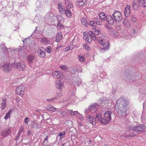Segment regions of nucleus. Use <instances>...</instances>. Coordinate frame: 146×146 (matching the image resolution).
Segmentation results:
<instances>
[{
	"label": "nucleus",
	"mask_w": 146,
	"mask_h": 146,
	"mask_svg": "<svg viewBox=\"0 0 146 146\" xmlns=\"http://www.w3.org/2000/svg\"><path fill=\"white\" fill-rule=\"evenodd\" d=\"M97 40L99 43L103 46V47L101 48L102 52H104L109 50L110 46L109 42L101 38L97 39Z\"/></svg>",
	"instance_id": "nucleus-3"
},
{
	"label": "nucleus",
	"mask_w": 146,
	"mask_h": 146,
	"mask_svg": "<svg viewBox=\"0 0 146 146\" xmlns=\"http://www.w3.org/2000/svg\"><path fill=\"white\" fill-rule=\"evenodd\" d=\"M64 13L67 17H71V13L69 8H66V9L64 10Z\"/></svg>",
	"instance_id": "nucleus-28"
},
{
	"label": "nucleus",
	"mask_w": 146,
	"mask_h": 146,
	"mask_svg": "<svg viewBox=\"0 0 146 146\" xmlns=\"http://www.w3.org/2000/svg\"><path fill=\"white\" fill-rule=\"evenodd\" d=\"M12 66L13 67V64L11 65L8 62H6L2 66L3 70L5 72H8L11 70Z\"/></svg>",
	"instance_id": "nucleus-8"
},
{
	"label": "nucleus",
	"mask_w": 146,
	"mask_h": 146,
	"mask_svg": "<svg viewBox=\"0 0 146 146\" xmlns=\"http://www.w3.org/2000/svg\"><path fill=\"white\" fill-rule=\"evenodd\" d=\"M60 74L59 71H56L52 72V75L54 78H60Z\"/></svg>",
	"instance_id": "nucleus-22"
},
{
	"label": "nucleus",
	"mask_w": 146,
	"mask_h": 146,
	"mask_svg": "<svg viewBox=\"0 0 146 146\" xmlns=\"http://www.w3.org/2000/svg\"><path fill=\"white\" fill-rule=\"evenodd\" d=\"M133 77H134L133 76H131V75H127L125 76L124 78L125 80L128 81L129 80H132V79Z\"/></svg>",
	"instance_id": "nucleus-38"
},
{
	"label": "nucleus",
	"mask_w": 146,
	"mask_h": 146,
	"mask_svg": "<svg viewBox=\"0 0 146 146\" xmlns=\"http://www.w3.org/2000/svg\"><path fill=\"white\" fill-rule=\"evenodd\" d=\"M54 17V14L51 12H48L46 15L45 18V19H50Z\"/></svg>",
	"instance_id": "nucleus-29"
},
{
	"label": "nucleus",
	"mask_w": 146,
	"mask_h": 146,
	"mask_svg": "<svg viewBox=\"0 0 146 146\" xmlns=\"http://www.w3.org/2000/svg\"><path fill=\"white\" fill-rule=\"evenodd\" d=\"M78 84L79 83H78L77 80L73 81V82L72 83L73 85L74 86H78Z\"/></svg>",
	"instance_id": "nucleus-56"
},
{
	"label": "nucleus",
	"mask_w": 146,
	"mask_h": 146,
	"mask_svg": "<svg viewBox=\"0 0 146 146\" xmlns=\"http://www.w3.org/2000/svg\"><path fill=\"white\" fill-rule=\"evenodd\" d=\"M131 19L132 21L134 22L136 21V19L133 17H131Z\"/></svg>",
	"instance_id": "nucleus-60"
},
{
	"label": "nucleus",
	"mask_w": 146,
	"mask_h": 146,
	"mask_svg": "<svg viewBox=\"0 0 146 146\" xmlns=\"http://www.w3.org/2000/svg\"><path fill=\"white\" fill-rule=\"evenodd\" d=\"M11 110H10L8 111V112L7 113L4 117V119L6 120L7 119L10 117V115L11 114Z\"/></svg>",
	"instance_id": "nucleus-40"
},
{
	"label": "nucleus",
	"mask_w": 146,
	"mask_h": 146,
	"mask_svg": "<svg viewBox=\"0 0 146 146\" xmlns=\"http://www.w3.org/2000/svg\"><path fill=\"white\" fill-rule=\"evenodd\" d=\"M42 6L41 5L37 6V9L36 10V11L41 10L42 9Z\"/></svg>",
	"instance_id": "nucleus-55"
},
{
	"label": "nucleus",
	"mask_w": 146,
	"mask_h": 146,
	"mask_svg": "<svg viewBox=\"0 0 146 146\" xmlns=\"http://www.w3.org/2000/svg\"><path fill=\"white\" fill-rule=\"evenodd\" d=\"M142 3L143 4L142 6L146 8V0H142Z\"/></svg>",
	"instance_id": "nucleus-52"
},
{
	"label": "nucleus",
	"mask_w": 146,
	"mask_h": 146,
	"mask_svg": "<svg viewBox=\"0 0 146 146\" xmlns=\"http://www.w3.org/2000/svg\"><path fill=\"white\" fill-rule=\"evenodd\" d=\"M55 85L57 88L59 89H62L64 87L63 82L61 80H57L55 82Z\"/></svg>",
	"instance_id": "nucleus-12"
},
{
	"label": "nucleus",
	"mask_w": 146,
	"mask_h": 146,
	"mask_svg": "<svg viewBox=\"0 0 146 146\" xmlns=\"http://www.w3.org/2000/svg\"><path fill=\"white\" fill-rule=\"evenodd\" d=\"M137 131L135 130L134 131L133 133H131V134L129 135V136L131 137H133L137 135Z\"/></svg>",
	"instance_id": "nucleus-49"
},
{
	"label": "nucleus",
	"mask_w": 146,
	"mask_h": 146,
	"mask_svg": "<svg viewBox=\"0 0 146 146\" xmlns=\"http://www.w3.org/2000/svg\"><path fill=\"white\" fill-rule=\"evenodd\" d=\"M40 42L43 44H48L50 42V41L46 38H44L41 39Z\"/></svg>",
	"instance_id": "nucleus-30"
},
{
	"label": "nucleus",
	"mask_w": 146,
	"mask_h": 146,
	"mask_svg": "<svg viewBox=\"0 0 146 146\" xmlns=\"http://www.w3.org/2000/svg\"><path fill=\"white\" fill-rule=\"evenodd\" d=\"M48 138V136H46V137L45 139H44V141L47 140Z\"/></svg>",
	"instance_id": "nucleus-62"
},
{
	"label": "nucleus",
	"mask_w": 146,
	"mask_h": 146,
	"mask_svg": "<svg viewBox=\"0 0 146 146\" xmlns=\"http://www.w3.org/2000/svg\"><path fill=\"white\" fill-rule=\"evenodd\" d=\"M84 48L87 51H90V48L88 45L86 44H84L83 45Z\"/></svg>",
	"instance_id": "nucleus-43"
},
{
	"label": "nucleus",
	"mask_w": 146,
	"mask_h": 146,
	"mask_svg": "<svg viewBox=\"0 0 146 146\" xmlns=\"http://www.w3.org/2000/svg\"><path fill=\"white\" fill-rule=\"evenodd\" d=\"M32 124L33 125V126L34 128H38V126L36 121H33L32 122Z\"/></svg>",
	"instance_id": "nucleus-44"
},
{
	"label": "nucleus",
	"mask_w": 146,
	"mask_h": 146,
	"mask_svg": "<svg viewBox=\"0 0 146 146\" xmlns=\"http://www.w3.org/2000/svg\"><path fill=\"white\" fill-rule=\"evenodd\" d=\"M145 128V125L143 124H140L135 127V129L136 131H143Z\"/></svg>",
	"instance_id": "nucleus-18"
},
{
	"label": "nucleus",
	"mask_w": 146,
	"mask_h": 146,
	"mask_svg": "<svg viewBox=\"0 0 146 146\" xmlns=\"http://www.w3.org/2000/svg\"><path fill=\"white\" fill-rule=\"evenodd\" d=\"M0 46H1V48H2V49L3 50H5V52H9L10 50H11L10 48L7 49L6 47L5 46V44L3 43L1 44V46L0 45Z\"/></svg>",
	"instance_id": "nucleus-33"
},
{
	"label": "nucleus",
	"mask_w": 146,
	"mask_h": 146,
	"mask_svg": "<svg viewBox=\"0 0 146 146\" xmlns=\"http://www.w3.org/2000/svg\"><path fill=\"white\" fill-rule=\"evenodd\" d=\"M128 124L126 126V128L128 130H134L135 129V123H131L130 121L128 122Z\"/></svg>",
	"instance_id": "nucleus-14"
},
{
	"label": "nucleus",
	"mask_w": 146,
	"mask_h": 146,
	"mask_svg": "<svg viewBox=\"0 0 146 146\" xmlns=\"http://www.w3.org/2000/svg\"><path fill=\"white\" fill-rule=\"evenodd\" d=\"M123 23L124 25L126 27H129L130 25L129 21L128 20H123Z\"/></svg>",
	"instance_id": "nucleus-34"
},
{
	"label": "nucleus",
	"mask_w": 146,
	"mask_h": 146,
	"mask_svg": "<svg viewBox=\"0 0 146 146\" xmlns=\"http://www.w3.org/2000/svg\"><path fill=\"white\" fill-rule=\"evenodd\" d=\"M133 33L134 34H137V31L134 29H133Z\"/></svg>",
	"instance_id": "nucleus-61"
},
{
	"label": "nucleus",
	"mask_w": 146,
	"mask_h": 146,
	"mask_svg": "<svg viewBox=\"0 0 146 146\" xmlns=\"http://www.w3.org/2000/svg\"><path fill=\"white\" fill-rule=\"evenodd\" d=\"M24 131V128L22 126H21L20 127L18 131L21 132V133L22 132Z\"/></svg>",
	"instance_id": "nucleus-58"
},
{
	"label": "nucleus",
	"mask_w": 146,
	"mask_h": 146,
	"mask_svg": "<svg viewBox=\"0 0 146 146\" xmlns=\"http://www.w3.org/2000/svg\"><path fill=\"white\" fill-rule=\"evenodd\" d=\"M72 111L73 110H69L68 111V112L71 115H75L77 116L79 113H78L77 111Z\"/></svg>",
	"instance_id": "nucleus-31"
},
{
	"label": "nucleus",
	"mask_w": 146,
	"mask_h": 146,
	"mask_svg": "<svg viewBox=\"0 0 146 146\" xmlns=\"http://www.w3.org/2000/svg\"><path fill=\"white\" fill-rule=\"evenodd\" d=\"M56 100V98L54 97L50 99H47V100L49 102H51L54 101Z\"/></svg>",
	"instance_id": "nucleus-51"
},
{
	"label": "nucleus",
	"mask_w": 146,
	"mask_h": 146,
	"mask_svg": "<svg viewBox=\"0 0 146 146\" xmlns=\"http://www.w3.org/2000/svg\"><path fill=\"white\" fill-rule=\"evenodd\" d=\"M6 98H3L2 99L1 107L3 110H4L6 107Z\"/></svg>",
	"instance_id": "nucleus-24"
},
{
	"label": "nucleus",
	"mask_w": 146,
	"mask_h": 146,
	"mask_svg": "<svg viewBox=\"0 0 146 146\" xmlns=\"http://www.w3.org/2000/svg\"><path fill=\"white\" fill-rule=\"evenodd\" d=\"M16 51H18L19 53H23L24 54L26 53L28 51L27 47L22 46L19 47L17 49H16Z\"/></svg>",
	"instance_id": "nucleus-10"
},
{
	"label": "nucleus",
	"mask_w": 146,
	"mask_h": 146,
	"mask_svg": "<svg viewBox=\"0 0 146 146\" xmlns=\"http://www.w3.org/2000/svg\"><path fill=\"white\" fill-rule=\"evenodd\" d=\"M13 65L14 68H17L20 71L24 70L26 66L25 63L24 62H15L13 64Z\"/></svg>",
	"instance_id": "nucleus-6"
},
{
	"label": "nucleus",
	"mask_w": 146,
	"mask_h": 146,
	"mask_svg": "<svg viewBox=\"0 0 146 146\" xmlns=\"http://www.w3.org/2000/svg\"><path fill=\"white\" fill-rule=\"evenodd\" d=\"M58 7L60 13L63 14L64 13V10L65 9L61 4L60 3H58Z\"/></svg>",
	"instance_id": "nucleus-20"
},
{
	"label": "nucleus",
	"mask_w": 146,
	"mask_h": 146,
	"mask_svg": "<svg viewBox=\"0 0 146 146\" xmlns=\"http://www.w3.org/2000/svg\"><path fill=\"white\" fill-rule=\"evenodd\" d=\"M106 20L109 24L111 25L113 24L114 23V20L110 15H108L107 16Z\"/></svg>",
	"instance_id": "nucleus-19"
},
{
	"label": "nucleus",
	"mask_w": 146,
	"mask_h": 146,
	"mask_svg": "<svg viewBox=\"0 0 146 146\" xmlns=\"http://www.w3.org/2000/svg\"><path fill=\"white\" fill-rule=\"evenodd\" d=\"M65 4L67 8H71L73 7V5L71 4L70 2L68 1H66Z\"/></svg>",
	"instance_id": "nucleus-39"
},
{
	"label": "nucleus",
	"mask_w": 146,
	"mask_h": 146,
	"mask_svg": "<svg viewBox=\"0 0 146 146\" xmlns=\"http://www.w3.org/2000/svg\"><path fill=\"white\" fill-rule=\"evenodd\" d=\"M99 17L100 19L104 21L106 20L107 16L104 13H101L99 14Z\"/></svg>",
	"instance_id": "nucleus-26"
},
{
	"label": "nucleus",
	"mask_w": 146,
	"mask_h": 146,
	"mask_svg": "<svg viewBox=\"0 0 146 146\" xmlns=\"http://www.w3.org/2000/svg\"><path fill=\"white\" fill-rule=\"evenodd\" d=\"M111 112L108 111L105 112L104 115V117L101 121L102 124L103 125H105L108 124L111 119Z\"/></svg>",
	"instance_id": "nucleus-4"
},
{
	"label": "nucleus",
	"mask_w": 146,
	"mask_h": 146,
	"mask_svg": "<svg viewBox=\"0 0 146 146\" xmlns=\"http://www.w3.org/2000/svg\"><path fill=\"white\" fill-rule=\"evenodd\" d=\"M143 108H144L145 106V105H146V103L145 102H144L143 103Z\"/></svg>",
	"instance_id": "nucleus-64"
},
{
	"label": "nucleus",
	"mask_w": 146,
	"mask_h": 146,
	"mask_svg": "<svg viewBox=\"0 0 146 146\" xmlns=\"http://www.w3.org/2000/svg\"><path fill=\"white\" fill-rule=\"evenodd\" d=\"M88 34L89 35H90V36L91 38H89V37H88L87 39V40H86L89 43H90L92 41L91 38L94 40H95L96 39H98L96 37V36L94 35V34L93 33V32L92 31H89L88 32Z\"/></svg>",
	"instance_id": "nucleus-13"
},
{
	"label": "nucleus",
	"mask_w": 146,
	"mask_h": 146,
	"mask_svg": "<svg viewBox=\"0 0 146 146\" xmlns=\"http://www.w3.org/2000/svg\"><path fill=\"white\" fill-rule=\"evenodd\" d=\"M99 107V104L96 103H94L89 106V107L86 109L84 111L86 114H93L96 112Z\"/></svg>",
	"instance_id": "nucleus-2"
},
{
	"label": "nucleus",
	"mask_w": 146,
	"mask_h": 146,
	"mask_svg": "<svg viewBox=\"0 0 146 146\" xmlns=\"http://www.w3.org/2000/svg\"><path fill=\"white\" fill-rule=\"evenodd\" d=\"M129 103L127 100L123 98H120L117 101L115 108L118 109V116L120 117H125L129 113Z\"/></svg>",
	"instance_id": "nucleus-1"
},
{
	"label": "nucleus",
	"mask_w": 146,
	"mask_h": 146,
	"mask_svg": "<svg viewBox=\"0 0 146 146\" xmlns=\"http://www.w3.org/2000/svg\"><path fill=\"white\" fill-rule=\"evenodd\" d=\"M94 21L97 25H100L102 24V22L100 20L98 17H94Z\"/></svg>",
	"instance_id": "nucleus-25"
},
{
	"label": "nucleus",
	"mask_w": 146,
	"mask_h": 146,
	"mask_svg": "<svg viewBox=\"0 0 146 146\" xmlns=\"http://www.w3.org/2000/svg\"><path fill=\"white\" fill-rule=\"evenodd\" d=\"M62 38V36L61 34L58 35L55 38L56 41L57 42H59Z\"/></svg>",
	"instance_id": "nucleus-35"
},
{
	"label": "nucleus",
	"mask_w": 146,
	"mask_h": 146,
	"mask_svg": "<svg viewBox=\"0 0 146 146\" xmlns=\"http://www.w3.org/2000/svg\"><path fill=\"white\" fill-rule=\"evenodd\" d=\"M65 135V132L64 131H62L59 134V136L60 137L59 138L60 140L62 138L64 137Z\"/></svg>",
	"instance_id": "nucleus-41"
},
{
	"label": "nucleus",
	"mask_w": 146,
	"mask_h": 146,
	"mask_svg": "<svg viewBox=\"0 0 146 146\" xmlns=\"http://www.w3.org/2000/svg\"><path fill=\"white\" fill-rule=\"evenodd\" d=\"M94 33L97 35H99L101 33V31L99 29H96L95 28H93L92 29Z\"/></svg>",
	"instance_id": "nucleus-37"
},
{
	"label": "nucleus",
	"mask_w": 146,
	"mask_h": 146,
	"mask_svg": "<svg viewBox=\"0 0 146 146\" xmlns=\"http://www.w3.org/2000/svg\"><path fill=\"white\" fill-rule=\"evenodd\" d=\"M86 119L88 122L94 125L95 124L96 119L94 118L93 116L89 115L86 116Z\"/></svg>",
	"instance_id": "nucleus-15"
},
{
	"label": "nucleus",
	"mask_w": 146,
	"mask_h": 146,
	"mask_svg": "<svg viewBox=\"0 0 146 146\" xmlns=\"http://www.w3.org/2000/svg\"><path fill=\"white\" fill-rule=\"evenodd\" d=\"M30 119L29 117H26L24 119V122L26 124H27L29 121Z\"/></svg>",
	"instance_id": "nucleus-53"
},
{
	"label": "nucleus",
	"mask_w": 146,
	"mask_h": 146,
	"mask_svg": "<svg viewBox=\"0 0 146 146\" xmlns=\"http://www.w3.org/2000/svg\"><path fill=\"white\" fill-rule=\"evenodd\" d=\"M79 60L81 62H82L84 61V56H81V55H79L78 56Z\"/></svg>",
	"instance_id": "nucleus-47"
},
{
	"label": "nucleus",
	"mask_w": 146,
	"mask_h": 146,
	"mask_svg": "<svg viewBox=\"0 0 146 146\" xmlns=\"http://www.w3.org/2000/svg\"><path fill=\"white\" fill-rule=\"evenodd\" d=\"M130 6L127 5L124 11L125 16L126 17H129L130 15Z\"/></svg>",
	"instance_id": "nucleus-16"
},
{
	"label": "nucleus",
	"mask_w": 146,
	"mask_h": 146,
	"mask_svg": "<svg viewBox=\"0 0 146 146\" xmlns=\"http://www.w3.org/2000/svg\"><path fill=\"white\" fill-rule=\"evenodd\" d=\"M57 25L58 27H59L60 29H63L64 27V25L60 23V22H58Z\"/></svg>",
	"instance_id": "nucleus-50"
},
{
	"label": "nucleus",
	"mask_w": 146,
	"mask_h": 146,
	"mask_svg": "<svg viewBox=\"0 0 146 146\" xmlns=\"http://www.w3.org/2000/svg\"><path fill=\"white\" fill-rule=\"evenodd\" d=\"M77 117L81 121H83L84 119V118L83 115L79 113Z\"/></svg>",
	"instance_id": "nucleus-42"
},
{
	"label": "nucleus",
	"mask_w": 146,
	"mask_h": 146,
	"mask_svg": "<svg viewBox=\"0 0 146 146\" xmlns=\"http://www.w3.org/2000/svg\"><path fill=\"white\" fill-rule=\"evenodd\" d=\"M89 24L91 26H95V24L94 23L93 21H90L89 22Z\"/></svg>",
	"instance_id": "nucleus-57"
},
{
	"label": "nucleus",
	"mask_w": 146,
	"mask_h": 146,
	"mask_svg": "<svg viewBox=\"0 0 146 146\" xmlns=\"http://www.w3.org/2000/svg\"><path fill=\"white\" fill-rule=\"evenodd\" d=\"M77 1L78 2V6L80 7L83 6L84 4V3L82 2V0H78Z\"/></svg>",
	"instance_id": "nucleus-46"
},
{
	"label": "nucleus",
	"mask_w": 146,
	"mask_h": 146,
	"mask_svg": "<svg viewBox=\"0 0 146 146\" xmlns=\"http://www.w3.org/2000/svg\"><path fill=\"white\" fill-rule=\"evenodd\" d=\"M25 87L23 85L19 86L16 89V93L19 95L23 94L25 90Z\"/></svg>",
	"instance_id": "nucleus-9"
},
{
	"label": "nucleus",
	"mask_w": 146,
	"mask_h": 146,
	"mask_svg": "<svg viewBox=\"0 0 146 146\" xmlns=\"http://www.w3.org/2000/svg\"><path fill=\"white\" fill-rule=\"evenodd\" d=\"M27 60L29 64H31L35 61V57L33 55L30 54L28 56Z\"/></svg>",
	"instance_id": "nucleus-17"
},
{
	"label": "nucleus",
	"mask_w": 146,
	"mask_h": 146,
	"mask_svg": "<svg viewBox=\"0 0 146 146\" xmlns=\"http://www.w3.org/2000/svg\"><path fill=\"white\" fill-rule=\"evenodd\" d=\"M141 120L142 121L144 122L145 120L146 119V114L143 113L141 116Z\"/></svg>",
	"instance_id": "nucleus-45"
},
{
	"label": "nucleus",
	"mask_w": 146,
	"mask_h": 146,
	"mask_svg": "<svg viewBox=\"0 0 146 146\" xmlns=\"http://www.w3.org/2000/svg\"><path fill=\"white\" fill-rule=\"evenodd\" d=\"M60 68L63 70H66L67 69V67L65 65H62L60 66Z\"/></svg>",
	"instance_id": "nucleus-54"
},
{
	"label": "nucleus",
	"mask_w": 146,
	"mask_h": 146,
	"mask_svg": "<svg viewBox=\"0 0 146 146\" xmlns=\"http://www.w3.org/2000/svg\"><path fill=\"white\" fill-rule=\"evenodd\" d=\"M81 21L82 24L84 26H87L88 24L86 18L85 17L82 18L81 19Z\"/></svg>",
	"instance_id": "nucleus-27"
},
{
	"label": "nucleus",
	"mask_w": 146,
	"mask_h": 146,
	"mask_svg": "<svg viewBox=\"0 0 146 146\" xmlns=\"http://www.w3.org/2000/svg\"><path fill=\"white\" fill-rule=\"evenodd\" d=\"M56 109V108L50 104L48 105L46 107V109L47 110L51 111L52 112L55 111Z\"/></svg>",
	"instance_id": "nucleus-23"
},
{
	"label": "nucleus",
	"mask_w": 146,
	"mask_h": 146,
	"mask_svg": "<svg viewBox=\"0 0 146 146\" xmlns=\"http://www.w3.org/2000/svg\"><path fill=\"white\" fill-rule=\"evenodd\" d=\"M112 16L115 21L117 23L120 22L122 19L121 13L118 11H115L113 14Z\"/></svg>",
	"instance_id": "nucleus-5"
},
{
	"label": "nucleus",
	"mask_w": 146,
	"mask_h": 146,
	"mask_svg": "<svg viewBox=\"0 0 146 146\" xmlns=\"http://www.w3.org/2000/svg\"><path fill=\"white\" fill-rule=\"evenodd\" d=\"M31 134V133L29 131L27 133L28 135H30Z\"/></svg>",
	"instance_id": "nucleus-63"
},
{
	"label": "nucleus",
	"mask_w": 146,
	"mask_h": 146,
	"mask_svg": "<svg viewBox=\"0 0 146 146\" xmlns=\"http://www.w3.org/2000/svg\"><path fill=\"white\" fill-rule=\"evenodd\" d=\"M89 37L88 35H85L84 34V36H83V38L85 40H87L88 38Z\"/></svg>",
	"instance_id": "nucleus-59"
},
{
	"label": "nucleus",
	"mask_w": 146,
	"mask_h": 146,
	"mask_svg": "<svg viewBox=\"0 0 146 146\" xmlns=\"http://www.w3.org/2000/svg\"><path fill=\"white\" fill-rule=\"evenodd\" d=\"M56 18L58 22H60L61 21H63L64 19L62 16L59 14L57 15Z\"/></svg>",
	"instance_id": "nucleus-36"
},
{
	"label": "nucleus",
	"mask_w": 146,
	"mask_h": 146,
	"mask_svg": "<svg viewBox=\"0 0 146 146\" xmlns=\"http://www.w3.org/2000/svg\"><path fill=\"white\" fill-rule=\"evenodd\" d=\"M52 48L50 46H48L46 48V52L48 53H50L52 51Z\"/></svg>",
	"instance_id": "nucleus-48"
},
{
	"label": "nucleus",
	"mask_w": 146,
	"mask_h": 146,
	"mask_svg": "<svg viewBox=\"0 0 146 146\" xmlns=\"http://www.w3.org/2000/svg\"><path fill=\"white\" fill-rule=\"evenodd\" d=\"M46 50L43 47H41L38 50V55L40 57L44 58L45 56Z\"/></svg>",
	"instance_id": "nucleus-11"
},
{
	"label": "nucleus",
	"mask_w": 146,
	"mask_h": 146,
	"mask_svg": "<svg viewBox=\"0 0 146 146\" xmlns=\"http://www.w3.org/2000/svg\"><path fill=\"white\" fill-rule=\"evenodd\" d=\"M142 0H135L132 3V7L134 10H136L138 9L139 7L142 6Z\"/></svg>",
	"instance_id": "nucleus-7"
},
{
	"label": "nucleus",
	"mask_w": 146,
	"mask_h": 146,
	"mask_svg": "<svg viewBox=\"0 0 146 146\" xmlns=\"http://www.w3.org/2000/svg\"><path fill=\"white\" fill-rule=\"evenodd\" d=\"M96 117L95 119L100 121L102 123L101 121L103 120V118H102V116L101 113H97L96 115Z\"/></svg>",
	"instance_id": "nucleus-21"
},
{
	"label": "nucleus",
	"mask_w": 146,
	"mask_h": 146,
	"mask_svg": "<svg viewBox=\"0 0 146 146\" xmlns=\"http://www.w3.org/2000/svg\"><path fill=\"white\" fill-rule=\"evenodd\" d=\"M63 93V91L62 90H60L59 92H57L56 94V96L55 97L56 98V100H58L60 98L62 95Z\"/></svg>",
	"instance_id": "nucleus-32"
}]
</instances>
